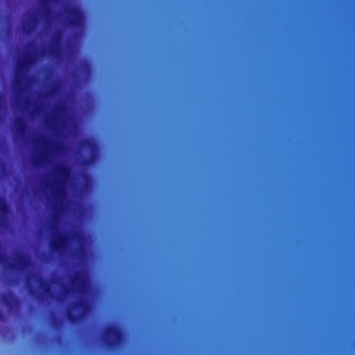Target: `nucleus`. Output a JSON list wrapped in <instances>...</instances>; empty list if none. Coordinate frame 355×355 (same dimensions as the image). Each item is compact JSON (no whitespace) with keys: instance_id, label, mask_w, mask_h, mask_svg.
I'll list each match as a JSON object with an SVG mask.
<instances>
[{"instance_id":"obj_1","label":"nucleus","mask_w":355,"mask_h":355,"mask_svg":"<svg viewBox=\"0 0 355 355\" xmlns=\"http://www.w3.org/2000/svg\"><path fill=\"white\" fill-rule=\"evenodd\" d=\"M123 338V332L117 326L110 324L106 328L104 340L109 348H116L122 343Z\"/></svg>"},{"instance_id":"obj_2","label":"nucleus","mask_w":355,"mask_h":355,"mask_svg":"<svg viewBox=\"0 0 355 355\" xmlns=\"http://www.w3.org/2000/svg\"><path fill=\"white\" fill-rule=\"evenodd\" d=\"M33 61L34 60L32 57H27L20 61L17 66L15 83L16 86L19 87L20 91L24 90V87H22L24 85V74L28 70L29 67L32 66Z\"/></svg>"},{"instance_id":"obj_3","label":"nucleus","mask_w":355,"mask_h":355,"mask_svg":"<svg viewBox=\"0 0 355 355\" xmlns=\"http://www.w3.org/2000/svg\"><path fill=\"white\" fill-rule=\"evenodd\" d=\"M69 174L70 169L65 164H60L56 166L54 185L58 196H60L63 193V189L60 187V184L65 178L69 177Z\"/></svg>"},{"instance_id":"obj_4","label":"nucleus","mask_w":355,"mask_h":355,"mask_svg":"<svg viewBox=\"0 0 355 355\" xmlns=\"http://www.w3.org/2000/svg\"><path fill=\"white\" fill-rule=\"evenodd\" d=\"M68 24L73 27H79L83 21V14L77 8H70L67 10Z\"/></svg>"},{"instance_id":"obj_5","label":"nucleus","mask_w":355,"mask_h":355,"mask_svg":"<svg viewBox=\"0 0 355 355\" xmlns=\"http://www.w3.org/2000/svg\"><path fill=\"white\" fill-rule=\"evenodd\" d=\"M68 243V236L60 233L58 236L50 242V247L52 250L60 253L66 250Z\"/></svg>"},{"instance_id":"obj_6","label":"nucleus","mask_w":355,"mask_h":355,"mask_svg":"<svg viewBox=\"0 0 355 355\" xmlns=\"http://www.w3.org/2000/svg\"><path fill=\"white\" fill-rule=\"evenodd\" d=\"M3 304L10 311H12L18 302V300L12 292L4 293L1 295Z\"/></svg>"},{"instance_id":"obj_7","label":"nucleus","mask_w":355,"mask_h":355,"mask_svg":"<svg viewBox=\"0 0 355 355\" xmlns=\"http://www.w3.org/2000/svg\"><path fill=\"white\" fill-rule=\"evenodd\" d=\"M62 32L61 31H56L52 36L53 44L51 46V53L57 55L60 51L61 39Z\"/></svg>"},{"instance_id":"obj_8","label":"nucleus","mask_w":355,"mask_h":355,"mask_svg":"<svg viewBox=\"0 0 355 355\" xmlns=\"http://www.w3.org/2000/svg\"><path fill=\"white\" fill-rule=\"evenodd\" d=\"M9 211V206L3 197H0V226L5 222V216Z\"/></svg>"},{"instance_id":"obj_9","label":"nucleus","mask_w":355,"mask_h":355,"mask_svg":"<svg viewBox=\"0 0 355 355\" xmlns=\"http://www.w3.org/2000/svg\"><path fill=\"white\" fill-rule=\"evenodd\" d=\"M15 127L17 132L21 136V137H24L26 133L27 126L24 119L21 118L17 119L15 122Z\"/></svg>"},{"instance_id":"obj_10","label":"nucleus","mask_w":355,"mask_h":355,"mask_svg":"<svg viewBox=\"0 0 355 355\" xmlns=\"http://www.w3.org/2000/svg\"><path fill=\"white\" fill-rule=\"evenodd\" d=\"M84 313H80L79 314H75L71 309H68L67 312V316L69 321L72 324H77L79 321H80L84 317Z\"/></svg>"},{"instance_id":"obj_11","label":"nucleus","mask_w":355,"mask_h":355,"mask_svg":"<svg viewBox=\"0 0 355 355\" xmlns=\"http://www.w3.org/2000/svg\"><path fill=\"white\" fill-rule=\"evenodd\" d=\"M81 146L83 148H86L90 150H94L96 148L95 141L92 139L89 138L84 139L81 143Z\"/></svg>"},{"instance_id":"obj_12","label":"nucleus","mask_w":355,"mask_h":355,"mask_svg":"<svg viewBox=\"0 0 355 355\" xmlns=\"http://www.w3.org/2000/svg\"><path fill=\"white\" fill-rule=\"evenodd\" d=\"M18 261L21 266L25 267L28 265V259L23 254H20L18 257Z\"/></svg>"},{"instance_id":"obj_13","label":"nucleus","mask_w":355,"mask_h":355,"mask_svg":"<svg viewBox=\"0 0 355 355\" xmlns=\"http://www.w3.org/2000/svg\"><path fill=\"white\" fill-rule=\"evenodd\" d=\"M83 277L80 274L78 273L75 275L71 279V285L73 286L74 285L82 282Z\"/></svg>"},{"instance_id":"obj_14","label":"nucleus","mask_w":355,"mask_h":355,"mask_svg":"<svg viewBox=\"0 0 355 355\" xmlns=\"http://www.w3.org/2000/svg\"><path fill=\"white\" fill-rule=\"evenodd\" d=\"M63 110H64V106L62 105H57L55 108L53 114V118L57 119L58 116H59V114L62 112Z\"/></svg>"},{"instance_id":"obj_15","label":"nucleus","mask_w":355,"mask_h":355,"mask_svg":"<svg viewBox=\"0 0 355 355\" xmlns=\"http://www.w3.org/2000/svg\"><path fill=\"white\" fill-rule=\"evenodd\" d=\"M75 306L78 309H85L87 304L85 301L80 300L75 303Z\"/></svg>"},{"instance_id":"obj_16","label":"nucleus","mask_w":355,"mask_h":355,"mask_svg":"<svg viewBox=\"0 0 355 355\" xmlns=\"http://www.w3.org/2000/svg\"><path fill=\"white\" fill-rule=\"evenodd\" d=\"M41 286H42L44 288V291L46 293H49L50 291V286H49V284H48L43 279H42V282H41Z\"/></svg>"},{"instance_id":"obj_17","label":"nucleus","mask_w":355,"mask_h":355,"mask_svg":"<svg viewBox=\"0 0 355 355\" xmlns=\"http://www.w3.org/2000/svg\"><path fill=\"white\" fill-rule=\"evenodd\" d=\"M94 160V157L93 155H91L89 157L85 159L84 164L85 165H89L90 164H92Z\"/></svg>"},{"instance_id":"obj_18","label":"nucleus","mask_w":355,"mask_h":355,"mask_svg":"<svg viewBox=\"0 0 355 355\" xmlns=\"http://www.w3.org/2000/svg\"><path fill=\"white\" fill-rule=\"evenodd\" d=\"M3 103H4L3 95L1 93H0V113L3 110Z\"/></svg>"},{"instance_id":"obj_19","label":"nucleus","mask_w":355,"mask_h":355,"mask_svg":"<svg viewBox=\"0 0 355 355\" xmlns=\"http://www.w3.org/2000/svg\"><path fill=\"white\" fill-rule=\"evenodd\" d=\"M46 147L47 148H50L51 147V148H53V150H58L60 147V143H58V142H54V143H52V146H50V145L49 144H46Z\"/></svg>"},{"instance_id":"obj_20","label":"nucleus","mask_w":355,"mask_h":355,"mask_svg":"<svg viewBox=\"0 0 355 355\" xmlns=\"http://www.w3.org/2000/svg\"><path fill=\"white\" fill-rule=\"evenodd\" d=\"M48 157V154L47 153H42L40 155V160L42 161V162H44L45 160H46Z\"/></svg>"},{"instance_id":"obj_21","label":"nucleus","mask_w":355,"mask_h":355,"mask_svg":"<svg viewBox=\"0 0 355 355\" xmlns=\"http://www.w3.org/2000/svg\"><path fill=\"white\" fill-rule=\"evenodd\" d=\"M8 267L12 270H16L17 268V265L15 263H9L8 264Z\"/></svg>"},{"instance_id":"obj_22","label":"nucleus","mask_w":355,"mask_h":355,"mask_svg":"<svg viewBox=\"0 0 355 355\" xmlns=\"http://www.w3.org/2000/svg\"><path fill=\"white\" fill-rule=\"evenodd\" d=\"M6 260V257L1 253H0V263H3Z\"/></svg>"},{"instance_id":"obj_23","label":"nucleus","mask_w":355,"mask_h":355,"mask_svg":"<svg viewBox=\"0 0 355 355\" xmlns=\"http://www.w3.org/2000/svg\"><path fill=\"white\" fill-rule=\"evenodd\" d=\"M33 162L34 164H37V160L35 158L33 159Z\"/></svg>"},{"instance_id":"obj_24","label":"nucleus","mask_w":355,"mask_h":355,"mask_svg":"<svg viewBox=\"0 0 355 355\" xmlns=\"http://www.w3.org/2000/svg\"><path fill=\"white\" fill-rule=\"evenodd\" d=\"M74 236H76V237L79 236V234H74Z\"/></svg>"},{"instance_id":"obj_25","label":"nucleus","mask_w":355,"mask_h":355,"mask_svg":"<svg viewBox=\"0 0 355 355\" xmlns=\"http://www.w3.org/2000/svg\"><path fill=\"white\" fill-rule=\"evenodd\" d=\"M3 164V162L0 159V166H1Z\"/></svg>"},{"instance_id":"obj_26","label":"nucleus","mask_w":355,"mask_h":355,"mask_svg":"<svg viewBox=\"0 0 355 355\" xmlns=\"http://www.w3.org/2000/svg\"><path fill=\"white\" fill-rule=\"evenodd\" d=\"M32 28H33V25H32V26H31V28H28V31H31V29Z\"/></svg>"},{"instance_id":"obj_27","label":"nucleus","mask_w":355,"mask_h":355,"mask_svg":"<svg viewBox=\"0 0 355 355\" xmlns=\"http://www.w3.org/2000/svg\"><path fill=\"white\" fill-rule=\"evenodd\" d=\"M36 21H37V19H36V18H35V19H34V23H35V22H36Z\"/></svg>"},{"instance_id":"obj_28","label":"nucleus","mask_w":355,"mask_h":355,"mask_svg":"<svg viewBox=\"0 0 355 355\" xmlns=\"http://www.w3.org/2000/svg\"><path fill=\"white\" fill-rule=\"evenodd\" d=\"M49 12V8H47V9H46V12Z\"/></svg>"},{"instance_id":"obj_29","label":"nucleus","mask_w":355,"mask_h":355,"mask_svg":"<svg viewBox=\"0 0 355 355\" xmlns=\"http://www.w3.org/2000/svg\"><path fill=\"white\" fill-rule=\"evenodd\" d=\"M2 246H1V243H0V250L1 249Z\"/></svg>"}]
</instances>
